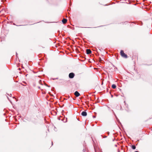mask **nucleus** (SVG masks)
Here are the masks:
<instances>
[{"label":"nucleus","mask_w":152,"mask_h":152,"mask_svg":"<svg viewBox=\"0 0 152 152\" xmlns=\"http://www.w3.org/2000/svg\"><path fill=\"white\" fill-rule=\"evenodd\" d=\"M132 148L133 149H135L136 148V146L134 145H132Z\"/></svg>","instance_id":"8"},{"label":"nucleus","mask_w":152,"mask_h":152,"mask_svg":"<svg viewBox=\"0 0 152 152\" xmlns=\"http://www.w3.org/2000/svg\"><path fill=\"white\" fill-rule=\"evenodd\" d=\"M7 98L8 99V100H9V101L11 103H12V102H11V101H10L9 100V98H8V96H7Z\"/></svg>","instance_id":"9"},{"label":"nucleus","mask_w":152,"mask_h":152,"mask_svg":"<svg viewBox=\"0 0 152 152\" xmlns=\"http://www.w3.org/2000/svg\"><path fill=\"white\" fill-rule=\"evenodd\" d=\"M135 152H138V151H136Z\"/></svg>","instance_id":"14"},{"label":"nucleus","mask_w":152,"mask_h":152,"mask_svg":"<svg viewBox=\"0 0 152 152\" xmlns=\"http://www.w3.org/2000/svg\"><path fill=\"white\" fill-rule=\"evenodd\" d=\"M81 115L83 116H86L87 115V113H86V112L83 111L82 112V113H81Z\"/></svg>","instance_id":"3"},{"label":"nucleus","mask_w":152,"mask_h":152,"mask_svg":"<svg viewBox=\"0 0 152 152\" xmlns=\"http://www.w3.org/2000/svg\"><path fill=\"white\" fill-rule=\"evenodd\" d=\"M67 20L65 18H63L62 20V22L64 24L66 23L67 22Z\"/></svg>","instance_id":"6"},{"label":"nucleus","mask_w":152,"mask_h":152,"mask_svg":"<svg viewBox=\"0 0 152 152\" xmlns=\"http://www.w3.org/2000/svg\"><path fill=\"white\" fill-rule=\"evenodd\" d=\"M112 87L113 88L115 89L116 88V86L114 84H113L112 86Z\"/></svg>","instance_id":"7"},{"label":"nucleus","mask_w":152,"mask_h":152,"mask_svg":"<svg viewBox=\"0 0 152 152\" xmlns=\"http://www.w3.org/2000/svg\"><path fill=\"white\" fill-rule=\"evenodd\" d=\"M93 117V118H95V116H94Z\"/></svg>","instance_id":"12"},{"label":"nucleus","mask_w":152,"mask_h":152,"mask_svg":"<svg viewBox=\"0 0 152 152\" xmlns=\"http://www.w3.org/2000/svg\"><path fill=\"white\" fill-rule=\"evenodd\" d=\"M69 76L70 78H72L74 77L75 76V74L72 72L70 73L69 74Z\"/></svg>","instance_id":"2"},{"label":"nucleus","mask_w":152,"mask_h":152,"mask_svg":"<svg viewBox=\"0 0 152 152\" xmlns=\"http://www.w3.org/2000/svg\"><path fill=\"white\" fill-rule=\"evenodd\" d=\"M74 94L76 97H78L80 95L79 93L77 91H75Z\"/></svg>","instance_id":"5"},{"label":"nucleus","mask_w":152,"mask_h":152,"mask_svg":"<svg viewBox=\"0 0 152 152\" xmlns=\"http://www.w3.org/2000/svg\"><path fill=\"white\" fill-rule=\"evenodd\" d=\"M52 145H53V143L52 142Z\"/></svg>","instance_id":"11"},{"label":"nucleus","mask_w":152,"mask_h":152,"mask_svg":"<svg viewBox=\"0 0 152 152\" xmlns=\"http://www.w3.org/2000/svg\"><path fill=\"white\" fill-rule=\"evenodd\" d=\"M11 95H12V94H10V96H11Z\"/></svg>","instance_id":"13"},{"label":"nucleus","mask_w":152,"mask_h":152,"mask_svg":"<svg viewBox=\"0 0 152 152\" xmlns=\"http://www.w3.org/2000/svg\"><path fill=\"white\" fill-rule=\"evenodd\" d=\"M118 152H120V151H118Z\"/></svg>","instance_id":"15"},{"label":"nucleus","mask_w":152,"mask_h":152,"mask_svg":"<svg viewBox=\"0 0 152 152\" xmlns=\"http://www.w3.org/2000/svg\"><path fill=\"white\" fill-rule=\"evenodd\" d=\"M86 53L88 54H89L91 53V51L89 49H87L86 50Z\"/></svg>","instance_id":"4"},{"label":"nucleus","mask_w":152,"mask_h":152,"mask_svg":"<svg viewBox=\"0 0 152 152\" xmlns=\"http://www.w3.org/2000/svg\"><path fill=\"white\" fill-rule=\"evenodd\" d=\"M108 107V110H110V108L109 107Z\"/></svg>","instance_id":"10"},{"label":"nucleus","mask_w":152,"mask_h":152,"mask_svg":"<svg viewBox=\"0 0 152 152\" xmlns=\"http://www.w3.org/2000/svg\"><path fill=\"white\" fill-rule=\"evenodd\" d=\"M120 53L121 56L125 58H127V55L125 54L124 53V51L123 50H121V51Z\"/></svg>","instance_id":"1"}]
</instances>
